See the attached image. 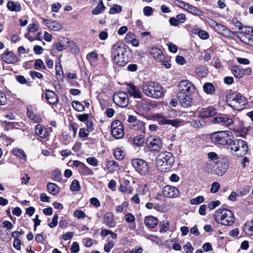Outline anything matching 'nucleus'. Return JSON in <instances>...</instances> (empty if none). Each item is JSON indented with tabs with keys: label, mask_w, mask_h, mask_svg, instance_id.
<instances>
[{
	"label": "nucleus",
	"mask_w": 253,
	"mask_h": 253,
	"mask_svg": "<svg viewBox=\"0 0 253 253\" xmlns=\"http://www.w3.org/2000/svg\"><path fill=\"white\" fill-rule=\"evenodd\" d=\"M111 57L115 64L124 66L129 60V51L126 45L121 42H117L111 48Z\"/></svg>",
	"instance_id": "nucleus-1"
},
{
	"label": "nucleus",
	"mask_w": 253,
	"mask_h": 253,
	"mask_svg": "<svg viewBox=\"0 0 253 253\" xmlns=\"http://www.w3.org/2000/svg\"><path fill=\"white\" fill-rule=\"evenodd\" d=\"M228 105L236 110H241L246 104L245 97L237 92H230L226 95Z\"/></svg>",
	"instance_id": "nucleus-2"
},
{
	"label": "nucleus",
	"mask_w": 253,
	"mask_h": 253,
	"mask_svg": "<svg viewBox=\"0 0 253 253\" xmlns=\"http://www.w3.org/2000/svg\"><path fill=\"white\" fill-rule=\"evenodd\" d=\"M214 217L218 223L225 226L231 225L234 221L233 213L227 209H219L216 210Z\"/></svg>",
	"instance_id": "nucleus-3"
},
{
	"label": "nucleus",
	"mask_w": 253,
	"mask_h": 253,
	"mask_svg": "<svg viewBox=\"0 0 253 253\" xmlns=\"http://www.w3.org/2000/svg\"><path fill=\"white\" fill-rule=\"evenodd\" d=\"M142 89L146 95L154 98L161 97L164 93L162 86L155 82L143 83Z\"/></svg>",
	"instance_id": "nucleus-4"
},
{
	"label": "nucleus",
	"mask_w": 253,
	"mask_h": 253,
	"mask_svg": "<svg viewBox=\"0 0 253 253\" xmlns=\"http://www.w3.org/2000/svg\"><path fill=\"white\" fill-rule=\"evenodd\" d=\"M174 162V157L171 153L167 151L160 153L156 159L157 166L161 171L170 169Z\"/></svg>",
	"instance_id": "nucleus-5"
},
{
	"label": "nucleus",
	"mask_w": 253,
	"mask_h": 253,
	"mask_svg": "<svg viewBox=\"0 0 253 253\" xmlns=\"http://www.w3.org/2000/svg\"><path fill=\"white\" fill-rule=\"evenodd\" d=\"M231 132L229 131H219L212 133L211 135L212 142L217 145H229L231 142Z\"/></svg>",
	"instance_id": "nucleus-6"
},
{
	"label": "nucleus",
	"mask_w": 253,
	"mask_h": 253,
	"mask_svg": "<svg viewBox=\"0 0 253 253\" xmlns=\"http://www.w3.org/2000/svg\"><path fill=\"white\" fill-rule=\"evenodd\" d=\"M229 145L230 150L239 157H243L247 152L248 146L246 142L243 140H232L231 139Z\"/></svg>",
	"instance_id": "nucleus-7"
},
{
	"label": "nucleus",
	"mask_w": 253,
	"mask_h": 253,
	"mask_svg": "<svg viewBox=\"0 0 253 253\" xmlns=\"http://www.w3.org/2000/svg\"><path fill=\"white\" fill-rule=\"evenodd\" d=\"M131 164L135 170L141 175H146L149 172V167L147 162L141 159L132 160Z\"/></svg>",
	"instance_id": "nucleus-8"
},
{
	"label": "nucleus",
	"mask_w": 253,
	"mask_h": 253,
	"mask_svg": "<svg viewBox=\"0 0 253 253\" xmlns=\"http://www.w3.org/2000/svg\"><path fill=\"white\" fill-rule=\"evenodd\" d=\"M178 93L192 94L195 89L194 84L188 80H182L178 84Z\"/></svg>",
	"instance_id": "nucleus-9"
},
{
	"label": "nucleus",
	"mask_w": 253,
	"mask_h": 253,
	"mask_svg": "<svg viewBox=\"0 0 253 253\" xmlns=\"http://www.w3.org/2000/svg\"><path fill=\"white\" fill-rule=\"evenodd\" d=\"M111 133L116 139L121 138L124 135L123 123L119 120L113 121L111 124Z\"/></svg>",
	"instance_id": "nucleus-10"
},
{
	"label": "nucleus",
	"mask_w": 253,
	"mask_h": 253,
	"mask_svg": "<svg viewBox=\"0 0 253 253\" xmlns=\"http://www.w3.org/2000/svg\"><path fill=\"white\" fill-rule=\"evenodd\" d=\"M114 102L121 107H125L128 104V95L125 92L119 91L113 96Z\"/></svg>",
	"instance_id": "nucleus-11"
},
{
	"label": "nucleus",
	"mask_w": 253,
	"mask_h": 253,
	"mask_svg": "<svg viewBox=\"0 0 253 253\" xmlns=\"http://www.w3.org/2000/svg\"><path fill=\"white\" fill-rule=\"evenodd\" d=\"M147 143L148 148L152 151H160L162 146L161 139L156 136H149L147 139Z\"/></svg>",
	"instance_id": "nucleus-12"
},
{
	"label": "nucleus",
	"mask_w": 253,
	"mask_h": 253,
	"mask_svg": "<svg viewBox=\"0 0 253 253\" xmlns=\"http://www.w3.org/2000/svg\"><path fill=\"white\" fill-rule=\"evenodd\" d=\"M127 121L130 124L131 128L135 130L144 132L145 130V123L136 119L135 116L130 115L128 117Z\"/></svg>",
	"instance_id": "nucleus-13"
},
{
	"label": "nucleus",
	"mask_w": 253,
	"mask_h": 253,
	"mask_svg": "<svg viewBox=\"0 0 253 253\" xmlns=\"http://www.w3.org/2000/svg\"><path fill=\"white\" fill-rule=\"evenodd\" d=\"M213 168V173L221 176L226 172L228 168V163L226 160L218 161L216 162L215 166Z\"/></svg>",
	"instance_id": "nucleus-14"
},
{
	"label": "nucleus",
	"mask_w": 253,
	"mask_h": 253,
	"mask_svg": "<svg viewBox=\"0 0 253 253\" xmlns=\"http://www.w3.org/2000/svg\"><path fill=\"white\" fill-rule=\"evenodd\" d=\"M27 115L29 119L35 123H41L42 119L40 115L36 113V106L28 105L27 106Z\"/></svg>",
	"instance_id": "nucleus-15"
},
{
	"label": "nucleus",
	"mask_w": 253,
	"mask_h": 253,
	"mask_svg": "<svg viewBox=\"0 0 253 253\" xmlns=\"http://www.w3.org/2000/svg\"><path fill=\"white\" fill-rule=\"evenodd\" d=\"M163 194L166 197L169 198H174L178 197L179 191L175 187L166 185L162 190Z\"/></svg>",
	"instance_id": "nucleus-16"
},
{
	"label": "nucleus",
	"mask_w": 253,
	"mask_h": 253,
	"mask_svg": "<svg viewBox=\"0 0 253 253\" xmlns=\"http://www.w3.org/2000/svg\"><path fill=\"white\" fill-rule=\"evenodd\" d=\"M155 118L159 124L162 125H169L175 127H177L182 122V121L179 119L168 120L160 114H157L155 116Z\"/></svg>",
	"instance_id": "nucleus-17"
},
{
	"label": "nucleus",
	"mask_w": 253,
	"mask_h": 253,
	"mask_svg": "<svg viewBox=\"0 0 253 253\" xmlns=\"http://www.w3.org/2000/svg\"><path fill=\"white\" fill-rule=\"evenodd\" d=\"M1 59L7 64H15L18 59L16 55L11 51L5 50L1 55Z\"/></svg>",
	"instance_id": "nucleus-18"
},
{
	"label": "nucleus",
	"mask_w": 253,
	"mask_h": 253,
	"mask_svg": "<svg viewBox=\"0 0 253 253\" xmlns=\"http://www.w3.org/2000/svg\"><path fill=\"white\" fill-rule=\"evenodd\" d=\"M42 23L46 26L48 27L49 29L55 31H58L61 30L63 28L62 24L56 21H50L48 19H46L43 18H41Z\"/></svg>",
	"instance_id": "nucleus-19"
},
{
	"label": "nucleus",
	"mask_w": 253,
	"mask_h": 253,
	"mask_svg": "<svg viewBox=\"0 0 253 253\" xmlns=\"http://www.w3.org/2000/svg\"><path fill=\"white\" fill-rule=\"evenodd\" d=\"M212 122L225 126H229L233 123L232 118L226 115L214 117Z\"/></svg>",
	"instance_id": "nucleus-20"
},
{
	"label": "nucleus",
	"mask_w": 253,
	"mask_h": 253,
	"mask_svg": "<svg viewBox=\"0 0 253 253\" xmlns=\"http://www.w3.org/2000/svg\"><path fill=\"white\" fill-rule=\"evenodd\" d=\"M213 30L220 35L226 38L230 37L233 34L229 29L218 23Z\"/></svg>",
	"instance_id": "nucleus-21"
},
{
	"label": "nucleus",
	"mask_w": 253,
	"mask_h": 253,
	"mask_svg": "<svg viewBox=\"0 0 253 253\" xmlns=\"http://www.w3.org/2000/svg\"><path fill=\"white\" fill-rule=\"evenodd\" d=\"M191 94L177 93V97L181 105L185 108L189 107L192 104Z\"/></svg>",
	"instance_id": "nucleus-22"
},
{
	"label": "nucleus",
	"mask_w": 253,
	"mask_h": 253,
	"mask_svg": "<svg viewBox=\"0 0 253 253\" xmlns=\"http://www.w3.org/2000/svg\"><path fill=\"white\" fill-rule=\"evenodd\" d=\"M36 135L42 138H44L49 135L48 129L41 125H37L34 128Z\"/></svg>",
	"instance_id": "nucleus-23"
},
{
	"label": "nucleus",
	"mask_w": 253,
	"mask_h": 253,
	"mask_svg": "<svg viewBox=\"0 0 253 253\" xmlns=\"http://www.w3.org/2000/svg\"><path fill=\"white\" fill-rule=\"evenodd\" d=\"M216 113V110L212 107L202 108L199 111V116L204 118L214 116Z\"/></svg>",
	"instance_id": "nucleus-24"
},
{
	"label": "nucleus",
	"mask_w": 253,
	"mask_h": 253,
	"mask_svg": "<svg viewBox=\"0 0 253 253\" xmlns=\"http://www.w3.org/2000/svg\"><path fill=\"white\" fill-rule=\"evenodd\" d=\"M128 91L131 96L134 98L140 99L142 97V93L139 88L132 84H128Z\"/></svg>",
	"instance_id": "nucleus-25"
},
{
	"label": "nucleus",
	"mask_w": 253,
	"mask_h": 253,
	"mask_svg": "<svg viewBox=\"0 0 253 253\" xmlns=\"http://www.w3.org/2000/svg\"><path fill=\"white\" fill-rule=\"evenodd\" d=\"M150 53L160 63H164L163 60L165 58V56L160 49L157 47L152 48Z\"/></svg>",
	"instance_id": "nucleus-26"
},
{
	"label": "nucleus",
	"mask_w": 253,
	"mask_h": 253,
	"mask_svg": "<svg viewBox=\"0 0 253 253\" xmlns=\"http://www.w3.org/2000/svg\"><path fill=\"white\" fill-rule=\"evenodd\" d=\"M45 98L50 104L56 105L58 102V99L55 92L50 90H47L45 94Z\"/></svg>",
	"instance_id": "nucleus-27"
},
{
	"label": "nucleus",
	"mask_w": 253,
	"mask_h": 253,
	"mask_svg": "<svg viewBox=\"0 0 253 253\" xmlns=\"http://www.w3.org/2000/svg\"><path fill=\"white\" fill-rule=\"evenodd\" d=\"M104 223L109 227H114L116 225V222L114 220L113 214L111 212H107L104 217Z\"/></svg>",
	"instance_id": "nucleus-28"
},
{
	"label": "nucleus",
	"mask_w": 253,
	"mask_h": 253,
	"mask_svg": "<svg viewBox=\"0 0 253 253\" xmlns=\"http://www.w3.org/2000/svg\"><path fill=\"white\" fill-rule=\"evenodd\" d=\"M144 223L148 228H153L158 223V219L153 216H148L145 218Z\"/></svg>",
	"instance_id": "nucleus-29"
},
{
	"label": "nucleus",
	"mask_w": 253,
	"mask_h": 253,
	"mask_svg": "<svg viewBox=\"0 0 253 253\" xmlns=\"http://www.w3.org/2000/svg\"><path fill=\"white\" fill-rule=\"evenodd\" d=\"M246 32V30L244 32L242 31V32L239 34L238 37L243 42L249 45H252L253 40H252L251 35L250 34H245Z\"/></svg>",
	"instance_id": "nucleus-30"
},
{
	"label": "nucleus",
	"mask_w": 253,
	"mask_h": 253,
	"mask_svg": "<svg viewBox=\"0 0 253 253\" xmlns=\"http://www.w3.org/2000/svg\"><path fill=\"white\" fill-rule=\"evenodd\" d=\"M65 41V42L63 41V42L66 43V47H69L75 53H78L79 52L80 49L75 42L67 38H66Z\"/></svg>",
	"instance_id": "nucleus-31"
},
{
	"label": "nucleus",
	"mask_w": 253,
	"mask_h": 253,
	"mask_svg": "<svg viewBox=\"0 0 253 253\" xmlns=\"http://www.w3.org/2000/svg\"><path fill=\"white\" fill-rule=\"evenodd\" d=\"M203 87L204 91L207 94L212 95L215 93V87L211 83H205Z\"/></svg>",
	"instance_id": "nucleus-32"
},
{
	"label": "nucleus",
	"mask_w": 253,
	"mask_h": 253,
	"mask_svg": "<svg viewBox=\"0 0 253 253\" xmlns=\"http://www.w3.org/2000/svg\"><path fill=\"white\" fill-rule=\"evenodd\" d=\"M47 191L52 195H56L60 191V188L55 183L50 182L47 185Z\"/></svg>",
	"instance_id": "nucleus-33"
},
{
	"label": "nucleus",
	"mask_w": 253,
	"mask_h": 253,
	"mask_svg": "<svg viewBox=\"0 0 253 253\" xmlns=\"http://www.w3.org/2000/svg\"><path fill=\"white\" fill-rule=\"evenodd\" d=\"M193 34L198 35L199 37L202 40H207L209 38V33L205 30L199 29H193L191 31Z\"/></svg>",
	"instance_id": "nucleus-34"
},
{
	"label": "nucleus",
	"mask_w": 253,
	"mask_h": 253,
	"mask_svg": "<svg viewBox=\"0 0 253 253\" xmlns=\"http://www.w3.org/2000/svg\"><path fill=\"white\" fill-rule=\"evenodd\" d=\"M7 7L11 11L18 12L21 9V6L19 3L11 1L7 2Z\"/></svg>",
	"instance_id": "nucleus-35"
},
{
	"label": "nucleus",
	"mask_w": 253,
	"mask_h": 253,
	"mask_svg": "<svg viewBox=\"0 0 253 253\" xmlns=\"http://www.w3.org/2000/svg\"><path fill=\"white\" fill-rule=\"evenodd\" d=\"M66 38L61 37L58 39V42L55 43L56 49L59 51H62L66 49V43L63 42H65Z\"/></svg>",
	"instance_id": "nucleus-36"
},
{
	"label": "nucleus",
	"mask_w": 253,
	"mask_h": 253,
	"mask_svg": "<svg viewBox=\"0 0 253 253\" xmlns=\"http://www.w3.org/2000/svg\"><path fill=\"white\" fill-rule=\"evenodd\" d=\"M189 12L197 16H201L203 15V12L196 7L190 5L188 3L186 9Z\"/></svg>",
	"instance_id": "nucleus-37"
},
{
	"label": "nucleus",
	"mask_w": 253,
	"mask_h": 253,
	"mask_svg": "<svg viewBox=\"0 0 253 253\" xmlns=\"http://www.w3.org/2000/svg\"><path fill=\"white\" fill-rule=\"evenodd\" d=\"M107 168L111 172H113L120 169L119 164L114 161H110L108 163Z\"/></svg>",
	"instance_id": "nucleus-38"
},
{
	"label": "nucleus",
	"mask_w": 253,
	"mask_h": 253,
	"mask_svg": "<svg viewBox=\"0 0 253 253\" xmlns=\"http://www.w3.org/2000/svg\"><path fill=\"white\" fill-rule=\"evenodd\" d=\"M105 9V6L103 4L102 0H100L97 5L92 9V13L94 15H97L101 13Z\"/></svg>",
	"instance_id": "nucleus-39"
},
{
	"label": "nucleus",
	"mask_w": 253,
	"mask_h": 253,
	"mask_svg": "<svg viewBox=\"0 0 253 253\" xmlns=\"http://www.w3.org/2000/svg\"><path fill=\"white\" fill-rule=\"evenodd\" d=\"M244 230L246 234L248 235H253V219L250 222L245 224Z\"/></svg>",
	"instance_id": "nucleus-40"
},
{
	"label": "nucleus",
	"mask_w": 253,
	"mask_h": 253,
	"mask_svg": "<svg viewBox=\"0 0 253 253\" xmlns=\"http://www.w3.org/2000/svg\"><path fill=\"white\" fill-rule=\"evenodd\" d=\"M12 153L14 155L18 157L21 159H23L24 160L26 159L27 156L22 149L14 148L12 150Z\"/></svg>",
	"instance_id": "nucleus-41"
},
{
	"label": "nucleus",
	"mask_w": 253,
	"mask_h": 253,
	"mask_svg": "<svg viewBox=\"0 0 253 253\" xmlns=\"http://www.w3.org/2000/svg\"><path fill=\"white\" fill-rule=\"evenodd\" d=\"M233 75L238 79L242 78L244 75V71L241 70L238 67H235L232 69Z\"/></svg>",
	"instance_id": "nucleus-42"
},
{
	"label": "nucleus",
	"mask_w": 253,
	"mask_h": 253,
	"mask_svg": "<svg viewBox=\"0 0 253 253\" xmlns=\"http://www.w3.org/2000/svg\"><path fill=\"white\" fill-rule=\"evenodd\" d=\"M114 157L118 160H123L125 156V153L120 148H117L114 151Z\"/></svg>",
	"instance_id": "nucleus-43"
},
{
	"label": "nucleus",
	"mask_w": 253,
	"mask_h": 253,
	"mask_svg": "<svg viewBox=\"0 0 253 253\" xmlns=\"http://www.w3.org/2000/svg\"><path fill=\"white\" fill-rule=\"evenodd\" d=\"M34 68L36 70H45L46 69L43 61L40 59H36L34 65Z\"/></svg>",
	"instance_id": "nucleus-44"
},
{
	"label": "nucleus",
	"mask_w": 253,
	"mask_h": 253,
	"mask_svg": "<svg viewBox=\"0 0 253 253\" xmlns=\"http://www.w3.org/2000/svg\"><path fill=\"white\" fill-rule=\"evenodd\" d=\"M72 107L78 112L83 111L84 110V106L78 101H74L72 103Z\"/></svg>",
	"instance_id": "nucleus-45"
},
{
	"label": "nucleus",
	"mask_w": 253,
	"mask_h": 253,
	"mask_svg": "<svg viewBox=\"0 0 253 253\" xmlns=\"http://www.w3.org/2000/svg\"><path fill=\"white\" fill-rule=\"evenodd\" d=\"M144 137L142 135H140L133 138V140L135 145L140 146L144 144Z\"/></svg>",
	"instance_id": "nucleus-46"
},
{
	"label": "nucleus",
	"mask_w": 253,
	"mask_h": 253,
	"mask_svg": "<svg viewBox=\"0 0 253 253\" xmlns=\"http://www.w3.org/2000/svg\"><path fill=\"white\" fill-rule=\"evenodd\" d=\"M51 178L55 181H60L62 179V174L61 172L58 170L54 171L52 174Z\"/></svg>",
	"instance_id": "nucleus-47"
},
{
	"label": "nucleus",
	"mask_w": 253,
	"mask_h": 253,
	"mask_svg": "<svg viewBox=\"0 0 253 253\" xmlns=\"http://www.w3.org/2000/svg\"><path fill=\"white\" fill-rule=\"evenodd\" d=\"M137 192L141 195L146 194L148 191V188L146 184L139 185L137 188Z\"/></svg>",
	"instance_id": "nucleus-48"
},
{
	"label": "nucleus",
	"mask_w": 253,
	"mask_h": 253,
	"mask_svg": "<svg viewBox=\"0 0 253 253\" xmlns=\"http://www.w3.org/2000/svg\"><path fill=\"white\" fill-rule=\"evenodd\" d=\"M204 201V198L202 196H199L195 198L190 200V204L191 205H198L203 203Z\"/></svg>",
	"instance_id": "nucleus-49"
},
{
	"label": "nucleus",
	"mask_w": 253,
	"mask_h": 253,
	"mask_svg": "<svg viewBox=\"0 0 253 253\" xmlns=\"http://www.w3.org/2000/svg\"><path fill=\"white\" fill-rule=\"evenodd\" d=\"M122 11V7L117 4H114L110 9L109 13L111 14L120 13Z\"/></svg>",
	"instance_id": "nucleus-50"
},
{
	"label": "nucleus",
	"mask_w": 253,
	"mask_h": 253,
	"mask_svg": "<svg viewBox=\"0 0 253 253\" xmlns=\"http://www.w3.org/2000/svg\"><path fill=\"white\" fill-rule=\"evenodd\" d=\"M70 189L73 191H78L80 189V185L79 182L77 180H74L72 181Z\"/></svg>",
	"instance_id": "nucleus-51"
},
{
	"label": "nucleus",
	"mask_w": 253,
	"mask_h": 253,
	"mask_svg": "<svg viewBox=\"0 0 253 253\" xmlns=\"http://www.w3.org/2000/svg\"><path fill=\"white\" fill-rule=\"evenodd\" d=\"M160 232H166L169 229V223L168 221H163L160 223Z\"/></svg>",
	"instance_id": "nucleus-52"
},
{
	"label": "nucleus",
	"mask_w": 253,
	"mask_h": 253,
	"mask_svg": "<svg viewBox=\"0 0 253 253\" xmlns=\"http://www.w3.org/2000/svg\"><path fill=\"white\" fill-rule=\"evenodd\" d=\"M153 9L148 6H145L143 9V12L145 16H150L153 13Z\"/></svg>",
	"instance_id": "nucleus-53"
},
{
	"label": "nucleus",
	"mask_w": 253,
	"mask_h": 253,
	"mask_svg": "<svg viewBox=\"0 0 253 253\" xmlns=\"http://www.w3.org/2000/svg\"><path fill=\"white\" fill-rule=\"evenodd\" d=\"M74 216L78 219H81L85 217L86 216V214L83 211L77 210L75 211Z\"/></svg>",
	"instance_id": "nucleus-54"
},
{
	"label": "nucleus",
	"mask_w": 253,
	"mask_h": 253,
	"mask_svg": "<svg viewBox=\"0 0 253 253\" xmlns=\"http://www.w3.org/2000/svg\"><path fill=\"white\" fill-rule=\"evenodd\" d=\"M220 188V184L217 182H214L211 186L210 191L212 193H216Z\"/></svg>",
	"instance_id": "nucleus-55"
},
{
	"label": "nucleus",
	"mask_w": 253,
	"mask_h": 253,
	"mask_svg": "<svg viewBox=\"0 0 253 253\" xmlns=\"http://www.w3.org/2000/svg\"><path fill=\"white\" fill-rule=\"evenodd\" d=\"M98 57V54L95 51H92L88 53L87 56V59L90 61H94L93 59H97Z\"/></svg>",
	"instance_id": "nucleus-56"
},
{
	"label": "nucleus",
	"mask_w": 253,
	"mask_h": 253,
	"mask_svg": "<svg viewBox=\"0 0 253 253\" xmlns=\"http://www.w3.org/2000/svg\"><path fill=\"white\" fill-rule=\"evenodd\" d=\"M30 75L33 80L35 79L36 78L40 79L43 78V76L41 73L35 71H31L30 72Z\"/></svg>",
	"instance_id": "nucleus-57"
},
{
	"label": "nucleus",
	"mask_w": 253,
	"mask_h": 253,
	"mask_svg": "<svg viewBox=\"0 0 253 253\" xmlns=\"http://www.w3.org/2000/svg\"><path fill=\"white\" fill-rule=\"evenodd\" d=\"M174 4L176 6H177L181 8H183L184 10L186 9V7L188 4V3H187L183 1H180V0H175L174 1Z\"/></svg>",
	"instance_id": "nucleus-58"
},
{
	"label": "nucleus",
	"mask_w": 253,
	"mask_h": 253,
	"mask_svg": "<svg viewBox=\"0 0 253 253\" xmlns=\"http://www.w3.org/2000/svg\"><path fill=\"white\" fill-rule=\"evenodd\" d=\"M114 246V243L112 241H109L108 243L104 245V251L109 253Z\"/></svg>",
	"instance_id": "nucleus-59"
},
{
	"label": "nucleus",
	"mask_w": 253,
	"mask_h": 253,
	"mask_svg": "<svg viewBox=\"0 0 253 253\" xmlns=\"http://www.w3.org/2000/svg\"><path fill=\"white\" fill-rule=\"evenodd\" d=\"M58 219V214H55L54 215V216H53V218H52L51 222H50L49 224V227H51V228L55 227L57 225V224Z\"/></svg>",
	"instance_id": "nucleus-60"
},
{
	"label": "nucleus",
	"mask_w": 253,
	"mask_h": 253,
	"mask_svg": "<svg viewBox=\"0 0 253 253\" xmlns=\"http://www.w3.org/2000/svg\"><path fill=\"white\" fill-rule=\"evenodd\" d=\"M145 238L156 243H158L159 242V238H158V237L152 234L146 235Z\"/></svg>",
	"instance_id": "nucleus-61"
},
{
	"label": "nucleus",
	"mask_w": 253,
	"mask_h": 253,
	"mask_svg": "<svg viewBox=\"0 0 253 253\" xmlns=\"http://www.w3.org/2000/svg\"><path fill=\"white\" fill-rule=\"evenodd\" d=\"M38 29V25L35 23L30 24L28 26V32H35Z\"/></svg>",
	"instance_id": "nucleus-62"
},
{
	"label": "nucleus",
	"mask_w": 253,
	"mask_h": 253,
	"mask_svg": "<svg viewBox=\"0 0 253 253\" xmlns=\"http://www.w3.org/2000/svg\"><path fill=\"white\" fill-rule=\"evenodd\" d=\"M183 249L186 253H192L193 248L190 242H187L183 247Z\"/></svg>",
	"instance_id": "nucleus-63"
},
{
	"label": "nucleus",
	"mask_w": 253,
	"mask_h": 253,
	"mask_svg": "<svg viewBox=\"0 0 253 253\" xmlns=\"http://www.w3.org/2000/svg\"><path fill=\"white\" fill-rule=\"evenodd\" d=\"M80 250L79 245V244L75 242L73 243L71 248V251L72 253H78Z\"/></svg>",
	"instance_id": "nucleus-64"
}]
</instances>
